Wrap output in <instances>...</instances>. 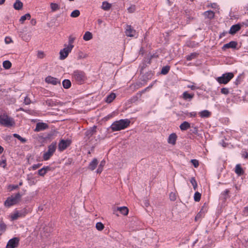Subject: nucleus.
Returning <instances> with one entry per match:
<instances>
[{
  "instance_id": "62",
  "label": "nucleus",
  "mask_w": 248,
  "mask_h": 248,
  "mask_svg": "<svg viewBox=\"0 0 248 248\" xmlns=\"http://www.w3.org/2000/svg\"><path fill=\"white\" fill-rule=\"evenodd\" d=\"M244 9L245 11V13H246V12L248 11V3L244 7Z\"/></svg>"
},
{
  "instance_id": "16",
  "label": "nucleus",
  "mask_w": 248,
  "mask_h": 248,
  "mask_svg": "<svg viewBox=\"0 0 248 248\" xmlns=\"http://www.w3.org/2000/svg\"><path fill=\"white\" fill-rule=\"evenodd\" d=\"M194 96V93H189L187 92L186 91L183 93L182 94L183 98L186 101H191Z\"/></svg>"
},
{
  "instance_id": "22",
  "label": "nucleus",
  "mask_w": 248,
  "mask_h": 248,
  "mask_svg": "<svg viewBox=\"0 0 248 248\" xmlns=\"http://www.w3.org/2000/svg\"><path fill=\"white\" fill-rule=\"evenodd\" d=\"M235 172L239 176H241L244 173V171L242 168L240 164H237L236 165Z\"/></svg>"
},
{
  "instance_id": "53",
  "label": "nucleus",
  "mask_w": 248,
  "mask_h": 248,
  "mask_svg": "<svg viewBox=\"0 0 248 248\" xmlns=\"http://www.w3.org/2000/svg\"><path fill=\"white\" fill-rule=\"evenodd\" d=\"M24 103L25 105H29L31 103V100L30 99L26 96L24 99Z\"/></svg>"
},
{
  "instance_id": "63",
  "label": "nucleus",
  "mask_w": 248,
  "mask_h": 248,
  "mask_svg": "<svg viewBox=\"0 0 248 248\" xmlns=\"http://www.w3.org/2000/svg\"><path fill=\"white\" fill-rule=\"evenodd\" d=\"M197 115V113L196 112H192L191 113H190V115L191 116H192V117H195Z\"/></svg>"
},
{
  "instance_id": "32",
  "label": "nucleus",
  "mask_w": 248,
  "mask_h": 248,
  "mask_svg": "<svg viewBox=\"0 0 248 248\" xmlns=\"http://www.w3.org/2000/svg\"><path fill=\"white\" fill-rule=\"evenodd\" d=\"M93 37L92 33L89 31H86L83 35V39L85 41H89L91 40Z\"/></svg>"
},
{
  "instance_id": "58",
  "label": "nucleus",
  "mask_w": 248,
  "mask_h": 248,
  "mask_svg": "<svg viewBox=\"0 0 248 248\" xmlns=\"http://www.w3.org/2000/svg\"><path fill=\"white\" fill-rule=\"evenodd\" d=\"M192 131V132L195 134H197L198 133V129L197 127H194L193 128V129L191 130Z\"/></svg>"
},
{
  "instance_id": "50",
  "label": "nucleus",
  "mask_w": 248,
  "mask_h": 248,
  "mask_svg": "<svg viewBox=\"0 0 248 248\" xmlns=\"http://www.w3.org/2000/svg\"><path fill=\"white\" fill-rule=\"evenodd\" d=\"M191 162L193 164V165L194 166V167L197 168L199 166V161L197 159H191Z\"/></svg>"
},
{
  "instance_id": "8",
  "label": "nucleus",
  "mask_w": 248,
  "mask_h": 248,
  "mask_svg": "<svg viewBox=\"0 0 248 248\" xmlns=\"http://www.w3.org/2000/svg\"><path fill=\"white\" fill-rule=\"evenodd\" d=\"M71 143V141L69 140H61L58 144V150L62 152L69 147Z\"/></svg>"
},
{
  "instance_id": "31",
  "label": "nucleus",
  "mask_w": 248,
  "mask_h": 248,
  "mask_svg": "<svg viewBox=\"0 0 248 248\" xmlns=\"http://www.w3.org/2000/svg\"><path fill=\"white\" fill-rule=\"evenodd\" d=\"M62 86L65 89H69L71 86V82L69 79H64L62 81Z\"/></svg>"
},
{
  "instance_id": "61",
  "label": "nucleus",
  "mask_w": 248,
  "mask_h": 248,
  "mask_svg": "<svg viewBox=\"0 0 248 248\" xmlns=\"http://www.w3.org/2000/svg\"><path fill=\"white\" fill-rule=\"evenodd\" d=\"M188 87L191 88L192 90H194L196 89V87L194 85H188Z\"/></svg>"
},
{
  "instance_id": "43",
  "label": "nucleus",
  "mask_w": 248,
  "mask_h": 248,
  "mask_svg": "<svg viewBox=\"0 0 248 248\" xmlns=\"http://www.w3.org/2000/svg\"><path fill=\"white\" fill-rule=\"evenodd\" d=\"M190 183H191L192 185L193 186V188L194 190H196L197 188V183L195 180V179L194 177H192L190 179Z\"/></svg>"
},
{
  "instance_id": "19",
  "label": "nucleus",
  "mask_w": 248,
  "mask_h": 248,
  "mask_svg": "<svg viewBox=\"0 0 248 248\" xmlns=\"http://www.w3.org/2000/svg\"><path fill=\"white\" fill-rule=\"evenodd\" d=\"M98 162L96 158H93V160L90 163L88 169L91 170H95L97 165H98Z\"/></svg>"
},
{
  "instance_id": "12",
  "label": "nucleus",
  "mask_w": 248,
  "mask_h": 248,
  "mask_svg": "<svg viewBox=\"0 0 248 248\" xmlns=\"http://www.w3.org/2000/svg\"><path fill=\"white\" fill-rule=\"evenodd\" d=\"M48 125L46 123H38L36 124V127L34 129L35 132H39L44 130L48 128Z\"/></svg>"
},
{
  "instance_id": "28",
  "label": "nucleus",
  "mask_w": 248,
  "mask_h": 248,
  "mask_svg": "<svg viewBox=\"0 0 248 248\" xmlns=\"http://www.w3.org/2000/svg\"><path fill=\"white\" fill-rule=\"evenodd\" d=\"M105 164L106 161L104 160H103L100 162L98 168L96 171L97 173L100 174L102 172V171H103V167L105 166Z\"/></svg>"
},
{
  "instance_id": "48",
  "label": "nucleus",
  "mask_w": 248,
  "mask_h": 248,
  "mask_svg": "<svg viewBox=\"0 0 248 248\" xmlns=\"http://www.w3.org/2000/svg\"><path fill=\"white\" fill-rule=\"evenodd\" d=\"M7 165L6 160L5 159H2L0 161V166L2 167L3 168H5Z\"/></svg>"
},
{
  "instance_id": "59",
  "label": "nucleus",
  "mask_w": 248,
  "mask_h": 248,
  "mask_svg": "<svg viewBox=\"0 0 248 248\" xmlns=\"http://www.w3.org/2000/svg\"><path fill=\"white\" fill-rule=\"evenodd\" d=\"M230 191L229 189H225L223 192L222 194L225 196H227L229 193Z\"/></svg>"
},
{
  "instance_id": "11",
  "label": "nucleus",
  "mask_w": 248,
  "mask_h": 248,
  "mask_svg": "<svg viewBox=\"0 0 248 248\" xmlns=\"http://www.w3.org/2000/svg\"><path fill=\"white\" fill-rule=\"evenodd\" d=\"M45 81L46 83L51 84L54 85L61 84V80L60 79L51 76H47L46 78Z\"/></svg>"
},
{
  "instance_id": "52",
  "label": "nucleus",
  "mask_w": 248,
  "mask_h": 248,
  "mask_svg": "<svg viewBox=\"0 0 248 248\" xmlns=\"http://www.w3.org/2000/svg\"><path fill=\"white\" fill-rule=\"evenodd\" d=\"M127 10L129 13H133L135 10V6L134 5H132L127 9Z\"/></svg>"
},
{
  "instance_id": "45",
  "label": "nucleus",
  "mask_w": 248,
  "mask_h": 248,
  "mask_svg": "<svg viewBox=\"0 0 248 248\" xmlns=\"http://www.w3.org/2000/svg\"><path fill=\"white\" fill-rule=\"evenodd\" d=\"M8 189L9 191H11L15 189H17L18 188V185H10L8 186Z\"/></svg>"
},
{
  "instance_id": "1",
  "label": "nucleus",
  "mask_w": 248,
  "mask_h": 248,
  "mask_svg": "<svg viewBox=\"0 0 248 248\" xmlns=\"http://www.w3.org/2000/svg\"><path fill=\"white\" fill-rule=\"evenodd\" d=\"M130 124V121L128 119H121L113 122L110 126L112 131H117L127 128Z\"/></svg>"
},
{
  "instance_id": "15",
  "label": "nucleus",
  "mask_w": 248,
  "mask_h": 248,
  "mask_svg": "<svg viewBox=\"0 0 248 248\" xmlns=\"http://www.w3.org/2000/svg\"><path fill=\"white\" fill-rule=\"evenodd\" d=\"M96 126H93V127L90 128L89 129L87 130L85 133L86 137L88 139H90L96 132Z\"/></svg>"
},
{
  "instance_id": "64",
  "label": "nucleus",
  "mask_w": 248,
  "mask_h": 248,
  "mask_svg": "<svg viewBox=\"0 0 248 248\" xmlns=\"http://www.w3.org/2000/svg\"><path fill=\"white\" fill-rule=\"evenodd\" d=\"M211 6L212 8H216V7L217 6V5L216 3H213V4H211Z\"/></svg>"
},
{
  "instance_id": "20",
  "label": "nucleus",
  "mask_w": 248,
  "mask_h": 248,
  "mask_svg": "<svg viewBox=\"0 0 248 248\" xmlns=\"http://www.w3.org/2000/svg\"><path fill=\"white\" fill-rule=\"evenodd\" d=\"M203 15L206 18L212 19L214 18L215 16V13L211 10H208L204 12L203 13Z\"/></svg>"
},
{
  "instance_id": "13",
  "label": "nucleus",
  "mask_w": 248,
  "mask_h": 248,
  "mask_svg": "<svg viewBox=\"0 0 248 248\" xmlns=\"http://www.w3.org/2000/svg\"><path fill=\"white\" fill-rule=\"evenodd\" d=\"M241 28V25L239 23L233 25L231 26L229 33L231 34H234L237 31H238Z\"/></svg>"
},
{
  "instance_id": "49",
  "label": "nucleus",
  "mask_w": 248,
  "mask_h": 248,
  "mask_svg": "<svg viewBox=\"0 0 248 248\" xmlns=\"http://www.w3.org/2000/svg\"><path fill=\"white\" fill-rule=\"evenodd\" d=\"M221 93L222 94L227 95L229 93V89L227 88H222L221 89Z\"/></svg>"
},
{
  "instance_id": "44",
  "label": "nucleus",
  "mask_w": 248,
  "mask_h": 248,
  "mask_svg": "<svg viewBox=\"0 0 248 248\" xmlns=\"http://www.w3.org/2000/svg\"><path fill=\"white\" fill-rule=\"evenodd\" d=\"M243 78H244V73H242V74H240L239 76H238V77L236 79V80H235L236 84L237 85V84L240 83V82L242 81V79Z\"/></svg>"
},
{
  "instance_id": "33",
  "label": "nucleus",
  "mask_w": 248,
  "mask_h": 248,
  "mask_svg": "<svg viewBox=\"0 0 248 248\" xmlns=\"http://www.w3.org/2000/svg\"><path fill=\"white\" fill-rule=\"evenodd\" d=\"M7 229V225L4 223L3 221H0V232L4 233Z\"/></svg>"
},
{
  "instance_id": "39",
  "label": "nucleus",
  "mask_w": 248,
  "mask_h": 248,
  "mask_svg": "<svg viewBox=\"0 0 248 248\" xmlns=\"http://www.w3.org/2000/svg\"><path fill=\"white\" fill-rule=\"evenodd\" d=\"M95 227L97 230L101 231L103 230V229L104 228V225L101 222H98L96 223Z\"/></svg>"
},
{
  "instance_id": "41",
  "label": "nucleus",
  "mask_w": 248,
  "mask_h": 248,
  "mask_svg": "<svg viewBox=\"0 0 248 248\" xmlns=\"http://www.w3.org/2000/svg\"><path fill=\"white\" fill-rule=\"evenodd\" d=\"M201 197V194L199 192H196L194 194V199L195 202H199Z\"/></svg>"
},
{
  "instance_id": "46",
  "label": "nucleus",
  "mask_w": 248,
  "mask_h": 248,
  "mask_svg": "<svg viewBox=\"0 0 248 248\" xmlns=\"http://www.w3.org/2000/svg\"><path fill=\"white\" fill-rule=\"evenodd\" d=\"M75 40V38L73 37L72 36L70 35L69 37V40H68L69 45H68V46H74L73 45V43H74Z\"/></svg>"
},
{
  "instance_id": "23",
  "label": "nucleus",
  "mask_w": 248,
  "mask_h": 248,
  "mask_svg": "<svg viewBox=\"0 0 248 248\" xmlns=\"http://www.w3.org/2000/svg\"><path fill=\"white\" fill-rule=\"evenodd\" d=\"M153 76V73L151 71H149L146 73L142 76V80L144 81H147V80L151 79Z\"/></svg>"
},
{
  "instance_id": "26",
  "label": "nucleus",
  "mask_w": 248,
  "mask_h": 248,
  "mask_svg": "<svg viewBox=\"0 0 248 248\" xmlns=\"http://www.w3.org/2000/svg\"><path fill=\"white\" fill-rule=\"evenodd\" d=\"M111 7V4L108 2L105 1L102 2L101 8L105 11H108Z\"/></svg>"
},
{
  "instance_id": "38",
  "label": "nucleus",
  "mask_w": 248,
  "mask_h": 248,
  "mask_svg": "<svg viewBox=\"0 0 248 248\" xmlns=\"http://www.w3.org/2000/svg\"><path fill=\"white\" fill-rule=\"evenodd\" d=\"M13 136H14V137L17 139L18 140H19L22 143H25L27 141L26 139L21 137L19 135H18L17 134H14Z\"/></svg>"
},
{
  "instance_id": "2",
  "label": "nucleus",
  "mask_w": 248,
  "mask_h": 248,
  "mask_svg": "<svg viewBox=\"0 0 248 248\" xmlns=\"http://www.w3.org/2000/svg\"><path fill=\"white\" fill-rule=\"evenodd\" d=\"M72 79L79 84H83L87 79V77L84 72L76 70L72 75Z\"/></svg>"
},
{
  "instance_id": "51",
  "label": "nucleus",
  "mask_w": 248,
  "mask_h": 248,
  "mask_svg": "<svg viewBox=\"0 0 248 248\" xmlns=\"http://www.w3.org/2000/svg\"><path fill=\"white\" fill-rule=\"evenodd\" d=\"M42 165V164H41V163H38V164H34L32 166V169L33 170H35L37 169H38L39 167H40Z\"/></svg>"
},
{
  "instance_id": "57",
  "label": "nucleus",
  "mask_w": 248,
  "mask_h": 248,
  "mask_svg": "<svg viewBox=\"0 0 248 248\" xmlns=\"http://www.w3.org/2000/svg\"><path fill=\"white\" fill-rule=\"evenodd\" d=\"M19 217V213H15L12 217V219L13 220H16V219H17V218Z\"/></svg>"
},
{
  "instance_id": "40",
  "label": "nucleus",
  "mask_w": 248,
  "mask_h": 248,
  "mask_svg": "<svg viewBox=\"0 0 248 248\" xmlns=\"http://www.w3.org/2000/svg\"><path fill=\"white\" fill-rule=\"evenodd\" d=\"M80 15V11L78 10H74L70 15L72 17H77Z\"/></svg>"
},
{
  "instance_id": "54",
  "label": "nucleus",
  "mask_w": 248,
  "mask_h": 248,
  "mask_svg": "<svg viewBox=\"0 0 248 248\" xmlns=\"http://www.w3.org/2000/svg\"><path fill=\"white\" fill-rule=\"evenodd\" d=\"M242 156L244 158H248V152L247 151H242Z\"/></svg>"
},
{
  "instance_id": "7",
  "label": "nucleus",
  "mask_w": 248,
  "mask_h": 248,
  "mask_svg": "<svg viewBox=\"0 0 248 248\" xmlns=\"http://www.w3.org/2000/svg\"><path fill=\"white\" fill-rule=\"evenodd\" d=\"M73 47L74 46H67L61 50L60 52V59H65L68 56L69 53L71 51Z\"/></svg>"
},
{
  "instance_id": "30",
  "label": "nucleus",
  "mask_w": 248,
  "mask_h": 248,
  "mask_svg": "<svg viewBox=\"0 0 248 248\" xmlns=\"http://www.w3.org/2000/svg\"><path fill=\"white\" fill-rule=\"evenodd\" d=\"M199 54L196 52L191 53L190 55L186 56V59L187 61H191L192 60L196 58Z\"/></svg>"
},
{
  "instance_id": "29",
  "label": "nucleus",
  "mask_w": 248,
  "mask_h": 248,
  "mask_svg": "<svg viewBox=\"0 0 248 248\" xmlns=\"http://www.w3.org/2000/svg\"><path fill=\"white\" fill-rule=\"evenodd\" d=\"M50 6L52 12H55L60 8V5L56 3L51 2L50 4Z\"/></svg>"
},
{
  "instance_id": "25",
  "label": "nucleus",
  "mask_w": 248,
  "mask_h": 248,
  "mask_svg": "<svg viewBox=\"0 0 248 248\" xmlns=\"http://www.w3.org/2000/svg\"><path fill=\"white\" fill-rule=\"evenodd\" d=\"M115 97V93H112L106 97L105 101L107 103H110L112 102Z\"/></svg>"
},
{
  "instance_id": "42",
  "label": "nucleus",
  "mask_w": 248,
  "mask_h": 248,
  "mask_svg": "<svg viewBox=\"0 0 248 248\" xmlns=\"http://www.w3.org/2000/svg\"><path fill=\"white\" fill-rule=\"evenodd\" d=\"M177 139V136L174 133H171V145H174Z\"/></svg>"
},
{
  "instance_id": "10",
  "label": "nucleus",
  "mask_w": 248,
  "mask_h": 248,
  "mask_svg": "<svg viewBox=\"0 0 248 248\" xmlns=\"http://www.w3.org/2000/svg\"><path fill=\"white\" fill-rule=\"evenodd\" d=\"M125 29V33L127 36L131 37L135 36L136 31L132 27L131 25H127Z\"/></svg>"
},
{
  "instance_id": "60",
  "label": "nucleus",
  "mask_w": 248,
  "mask_h": 248,
  "mask_svg": "<svg viewBox=\"0 0 248 248\" xmlns=\"http://www.w3.org/2000/svg\"><path fill=\"white\" fill-rule=\"evenodd\" d=\"M244 212L245 214H248V206H246L244 208Z\"/></svg>"
},
{
  "instance_id": "55",
  "label": "nucleus",
  "mask_w": 248,
  "mask_h": 248,
  "mask_svg": "<svg viewBox=\"0 0 248 248\" xmlns=\"http://www.w3.org/2000/svg\"><path fill=\"white\" fill-rule=\"evenodd\" d=\"M12 42V40L10 37H6L5 38V42L7 44H9Z\"/></svg>"
},
{
  "instance_id": "34",
  "label": "nucleus",
  "mask_w": 248,
  "mask_h": 248,
  "mask_svg": "<svg viewBox=\"0 0 248 248\" xmlns=\"http://www.w3.org/2000/svg\"><path fill=\"white\" fill-rule=\"evenodd\" d=\"M2 65H3V67L5 69H9L12 66L11 62L9 61H8V60L4 61L3 62Z\"/></svg>"
},
{
  "instance_id": "37",
  "label": "nucleus",
  "mask_w": 248,
  "mask_h": 248,
  "mask_svg": "<svg viewBox=\"0 0 248 248\" xmlns=\"http://www.w3.org/2000/svg\"><path fill=\"white\" fill-rule=\"evenodd\" d=\"M170 69V66H164L161 69V74L163 75L167 74L169 72Z\"/></svg>"
},
{
  "instance_id": "24",
  "label": "nucleus",
  "mask_w": 248,
  "mask_h": 248,
  "mask_svg": "<svg viewBox=\"0 0 248 248\" xmlns=\"http://www.w3.org/2000/svg\"><path fill=\"white\" fill-rule=\"evenodd\" d=\"M199 115L202 118H208L211 116V113L207 110H204L199 112Z\"/></svg>"
},
{
  "instance_id": "17",
  "label": "nucleus",
  "mask_w": 248,
  "mask_h": 248,
  "mask_svg": "<svg viewBox=\"0 0 248 248\" xmlns=\"http://www.w3.org/2000/svg\"><path fill=\"white\" fill-rule=\"evenodd\" d=\"M49 170H50V167L45 166L38 170V174L41 176H44Z\"/></svg>"
},
{
  "instance_id": "5",
  "label": "nucleus",
  "mask_w": 248,
  "mask_h": 248,
  "mask_svg": "<svg viewBox=\"0 0 248 248\" xmlns=\"http://www.w3.org/2000/svg\"><path fill=\"white\" fill-rule=\"evenodd\" d=\"M56 142H54L48 146L47 151L43 155V157L44 160H48L53 155L56 149Z\"/></svg>"
},
{
  "instance_id": "4",
  "label": "nucleus",
  "mask_w": 248,
  "mask_h": 248,
  "mask_svg": "<svg viewBox=\"0 0 248 248\" xmlns=\"http://www.w3.org/2000/svg\"><path fill=\"white\" fill-rule=\"evenodd\" d=\"M13 119L5 114L0 115V124L6 127H11L14 124Z\"/></svg>"
},
{
  "instance_id": "9",
  "label": "nucleus",
  "mask_w": 248,
  "mask_h": 248,
  "mask_svg": "<svg viewBox=\"0 0 248 248\" xmlns=\"http://www.w3.org/2000/svg\"><path fill=\"white\" fill-rule=\"evenodd\" d=\"M19 239L17 237H14L10 239L6 246V248H16L19 245Z\"/></svg>"
},
{
  "instance_id": "18",
  "label": "nucleus",
  "mask_w": 248,
  "mask_h": 248,
  "mask_svg": "<svg viewBox=\"0 0 248 248\" xmlns=\"http://www.w3.org/2000/svg\"><path fill=\"white\" fill-rule=\"evenodd\" d=\"M237 43L236 41H231L229 43L225 44L222 48L223 49H226V48H235L237 46Z\"/></svg>"
},
{
  "instance_id": "6",
  "label": "nucleus",
  "mask_w": 248,
  "mask_h": 248,
  "mask_svg": "<svg viewBox=\"0 0 248 248\" xmlns=\"http://www.w3.org/2000/svg\"><path fill=\"white\" fill-rule=\"evenodd\" d=\"M234 77V75L232 72L226 73L218 77L217 78V81L220 84H226L228 83Z\"/></svg>"
},
{
  "instance_id": "56",
  "label": "nucleus",
  "mask_w": 248,
  "mask_h": 248,
  "mask_svg": "<svg viewBox=\"0 0 248 248\" xmlns=\"http://www.w3.org/2000/svg\"><path fill=\"white\" fill-rule=\"evenodd\" d=\"M53 104V102L51 100H47L46 101V104L49 106H52Z\"/></svg>"
},
{
  "instance_id": "14",
  "label": "nucleus",
  "mask_w": 248,
  "mask_h": 248,
  "mask_svg": "<svg viewBox=\"0 0 248 248\" xmlns=\"http://www.w3.org/2000/svg\"><path fill=\"white\" fill-rule=\"evenodd\" d=\"M116 211H119L122 215L124 216H126L128 214V209L125 206H122L117 207L116 210H114V214H116L117 216L118 215L116 213Z\"/></svg>"
},
{
  "instance_id": "36",
  "label": "nucleus",
  "mask_w": 248,
  "mask_h": 248,
  "mask_svg": "<svg viewBox=\"0 0 248 248\" xmlns=\"http://www.w3.org/2000/svg\"><path fill=\"white\" fill-rule=\"evenodd\" d=\"M204 216V213L202 210L197 214L195 217V220L196 221H199L202 217Z\"/></svg>"
},
{
  "instance_id": "27",
  "label": "nucleus",
  "mask_w": 248,
  "mask_h": 248,
  "mask_svg": "<svg viewBox=\"0 0 248 248\" xmlns=\"http://www.w3.org/2000/svg\"><path fill=\"white\" fill-rule=\"evenodd\" d=\"M23 7V3L19 0H16L14 4V8L16 10H20Z\"/></svg>"
},
{
  "instance_id": "3",
  "label": "nucleus",
  "mask_w": 248,
  "mask_h": 248,
  "mask_svg": "<svg viewBox=\"0 0 248 248\" xmlns=\"http://www.w3.org/2000/svg\"><path fill=\"white\" fill-rule=\"evenodd\" d=\"M22 195L20 193H17L15 196H12L7 198L4 202L5 206L7 207H11L14 205L18 203L21 200Z\"/></svg>"
},
{
  "instance_id": "21",
  "label": "nucleus",
  "mask_w": 248,
  "mask_h": 248,
  "mask_svg": "<svg viewBox=\"0 0 248 248\" xmlns=\"http://www.w3.org/2000/svg\"><path fill=\"white\" fill-rule=\"evenodd\" d=\"M179 127L182 131H185L190 127V124L188 122L185 121L180 124Z\"/></svg>"
},
{
  "instance_id": "47",
  "label": "nucleus",
  "mask_w": 248,
  "mask_h": 248,
  "mask_svg": "<svg viewBox=\"0 0 248 248\" xmlns=\"http://www.w3.org/2000/svg\"><path fill=\"white\" fill-rule=\"evenodd\" d=\"M37 58L43 59L45 57V54L43 51H38L37 54Z\"/></svg>"
},
{
  "instance_id": "35",
  "label": "nucleus",
  "mask_w": 248,
  "mask_h": 248,
  "mask_svg": "<svg viewBox=\"0 0 248 248\" xmlns=\"http://www.w3.org/2000/svg\"><path fill=\"white\" fill-rule=\"evenodd\" d=\"M31 18V15L30 14L28 13L25 14L24 16H22L20 19L19 21L21 23H23L27 19H29Z\"/></svg>"
}]
</instances>
